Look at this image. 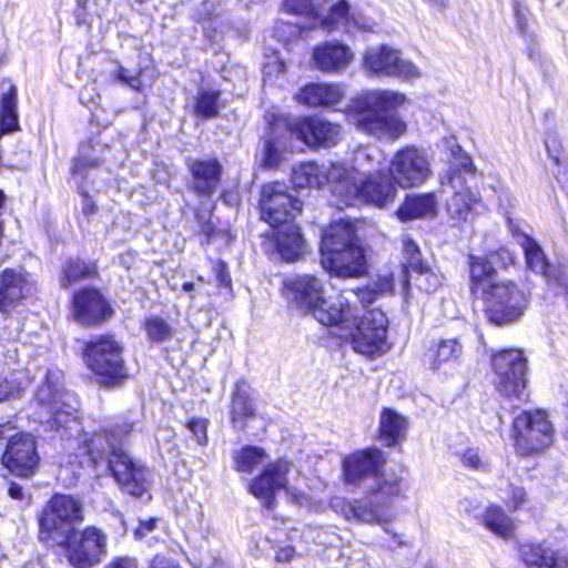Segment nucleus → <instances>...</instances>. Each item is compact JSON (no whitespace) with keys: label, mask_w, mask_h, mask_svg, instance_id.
I'll return each mask as SVG.
<instances>
[{"label":"nucleus","mask_w":568,"mask_h":568,"mask_svg":"<svg viewBox=\"0 0 568 568\" xmlns=\"http://www.w3.org/2000/svg\"><path fill=\"white\" fill-rule=\"evenodd\" d=\"M285 124L290 136H295L310 148H332L342 139L339 124L320 118H300Z\"/></svg>","instance_id":"nucleus-20"},{"label":"nucleus","mask_w":568,"mask_h":568,"mask_svg":"<svg viewBox=\"0 0 568 568\" xmlns=\"http://www.w3.org/2000/svg\"><path fill=\"white\" fill-rule=\"evenodd\" d=\"M375 486L371 487L369 494L381 504L386 503V509L390 505L392 497L398 496L402 491V480L395 476L386 478L381 474L375 477Z\"/></svg>","instance_id":"nucleus-42"},{"label":"nucleus","mask_w":568,"mask_h":568,"mask_svg":"<svg viewBox=\"0 0 568 568\" xmlns=\"http://www.w3.org/2000/svg\"><path fill=\"white\" fill-rule=\"evenodd\" d=\"M230 414L234 428L241 430L245 428L246 420L255 416L250 386L244 381H240L235 385Z\"/></svg>","instance_id":"nucleus-31"},{"label":"nucleus","mask_w":568,"mask_h":568,"mask_svg":"<svg viewBox=\"0 0 568 568\" xmlns=\"http://www.w3.org/2000/svg\"><path fill=\"white\" fill-rule=\"evenodd\" d=\"M262 219L272 226L286 225L302 211V202L287 192L284 183H270L262 187Z\"/></svg>","instance_id":"nucleus-17"},{"label":"nucleus","mask_w":568,"mask_h":568,"mask_svg":"<svg viewBox=\"0 0 568 568\" xmlns=\"http://www.w3.org/2000/svg\"><path fill=\"white\" fill-rule=\"evenodd\" d=\"M295 555V550L291 546H285L276 551V561L288 562Z\"/></svg>","instance_id":"nucleus-57"},{"label":"nucleus","mask_w":568,"mask_h":568,"mask_svg":"<svg viewBox=\"0 0 568 568\" xmlns=\"http://www.w3.org/2000/svg\"><path fill=\"white\" fill-rule=\"evenodd\" d=\"M513 9L516 18L517 29L524 37H530L527 9L518 1H514Z\"/></svg>","instance_id":"nucleus-52"},{"label":"nucleus","mask_w":568,"mask_h":568,"mask_svg":"<svg viewBox=\"0 0 568 568\" xmlns=\"http://www.w3.org/2000/svg\"><path fill=\"white\" fill-rule=\"evenodd\" d=\"M69 562L75 568H92L108 555V536L94 526L63 538Z\"/></svg>","instance_id":"nucleus-16"},{"label":"nucleus","mask_w":568,"mask_h":568,"mask_svg":"<svg viewBox=\"0 0 568 568\" xmlns=\"http://www.w3.org/2000/svg\"><path fill=\"white\" fill-rule=\"evenodd\" d=\"M469 275H470V290L477 295H484L490 285L496 284L493 278L495 275V268L490 261L485 256H468Z\"/></svg>","instance_id":"nucleus-36"},{"label":"nucleus","mask_w":568,"mask_h":568,"mask_svg":"<svg viewBox=\"0 0 568 568\" xmlns=\"http://www.w3.org/2000/svg\"><path fill=\"white\" fill-rule=\"evenodd\" d=\"M182 290L186 293H190L194 290V284L192 282H185L182 286Z\"/></svg>","instance_id":"nucleus-63"},{"label":"nucleus","mask_w":568,"mask_h":568,"mask_svg":"<svg viewBox=\"0 0 568 568\" xmlns=\"http://www.w3.org/2000/svg\"><path fill=\"white\" fill-rule=\"evenodd\" d=\"M349 6L345 0H339L335 3L329 11V14L322 21L323 28L327 31L337 29L338 26L353 24L362 31H373L374 22L363 17L362 14L353 13L349 16Z\"/></svg>","instance_id":"nucleus-32"},{"label":"nucleus","mask_w":568,"mask_h":568,"mask_svg":"<svg viewBox=\"0 0 568 568\" xmlns=\"http://www.w3.org/2000/svg\"><path fill=\"white\" fill-rule=\"evenodd\" d=\"M187 168L192 175V190L202 196H211L219 187L222 166L215 159L189 160Z\"/></svg>","instance_id":"nucleus-25"},{"label":"nucleus","mask_w":568,"mask_h":568,"mask_svg":"<svg viewBox=\"0 0 568 568\" xmlns=\"http://www.w3.org/2000/svg\"><path fill=\"white\" fill-rule=\"evenodd\" d=\"M233 468L239 473L252 474L266 459V453L257 446H244L232 455Z\"/></svg>","instance_id":"nucleus-39"},{"label":"nucleus","mask_w":568,"mask_h":568,"mask_svg":"<svg viewBox=\"0 0 568 568\" xmlns=\"http://www.w3.org/2000/svg\"><path fill=\"white\" fill-rule=\"evenodd\" d=\"M437 199L434 193L408 195L398 207L397 215L400 221H410L434 215L436 212Z\"/></svg>","instance_id":"nucleus-35"},{"label":"nucleus","mask_w":568,"mask_h":568,"mask_svg":"<svg viewBox=\"0 0 568 568\" xmlns=\"http://www.w3.org/2000/svg\"><path fill=\"white\" fill-rule=\"evenodd\" d=\"M321 264L337 277H358L366 272L364 251L358 244L353 223L341 220L323 232Z\"/></svg>","instance_id":"nucleus-5"},{"label":"nucleus","mask_w":568,"mask_h":568,"mask_svg":"<svg viewBox=\"0 0 568 568\" xmlns=\"http://www.w3.org/2000/svg\"><path fill=\"white\" fill-rule=\"evenodd\" d=\"M481 296L486 302V314L489 322L498 326L518 321L528 305L525 292L510 281L490 285V288Z\"/></svg>","instance_id":"nucleus-14"},{"label":"nucleus","mask_w":568,"mask_h":568,"mask_svg":"<svg viewBox=\"0 0 568 568\" xmlns=\"http://www.w3.org/2000/svg\"><path fill=\"white\" fill-rule=\"evenodd\" d=\"M519 243L525 253L527 266L541 275L548 284H560L559 271L547 260L538 243L526 234H520Z\"/></svg>","instance_id":"nucleus-27"},{"label":"nucleus","mask_w":568,"mask_h":568,"mask_svg":"<svg viewBox=\"0 0 568 568\" xmlns=\"http://www.w3.org/2000/svg\"><path fill=\"white\" fill-rule=\"evenodd\" d=\"M213 270L219 285L230 288L232 285V280L226 263L219 260L214 263Z\"/></svg>","instance_id":"nucleus-53"},{"label":"nucleus","mask_w":568,"mask_h":568,"mask_svg":"<svg viewBox=\"0 0 568 568\" xmlns=\"http://www.w3.org/2000/svg\"><path fill=\"white\" fill-rule=\"evenodd\" d=\"M83 519V504L80 499L57 494L48 501L39 519V539L48 541L54 536L65 538L73 532V526Z\"/></svg>","instance_id":"nucleus-11"},{"label":"nucleus","mask_w":568,"mask_h":568,"mask_svg":"<svg viewBox=\"0 0 568 568\" xmlns=\"http://www.w3.org/2000/svg\"><path fill=\"white\" fill-rule=\"evenodd\" d=\"M73 313L82 325H95L112 315V310L102 294L94 288H84L73 296Z\"/></svg>","instance_id":"nucleus-23"},{"label":"nucleus","mask_w":568,"mask_h":568,"mask_svg":"<svg viewBox=\"0 0 568 568\" xmlns=\"http://www.w3.org/2000/svg\"><path fill=\"white\" fill-rule=\"evenodd\" d=\"M62 372L58 368L47 371L44 383L36 393V400L43 412L39 413L51 427L72 429L79 426L74 396L63 389Z\"/></svg>","instance_id":"nucleus-7"},{"label":"nucleus","mask_w":568,"mask_h":568,"mask_svg":"<svg viewBox=\"0 0 568 568\" xmlns=\"http://www.w3.org/2000/svg\"><path fill=\"white\" fill-rule=\"evenodd\" d=\"M463 354V345L457 338L440 339L438 344L430 348L427 358L433 368H438L442 364L457 361Z\"/></svg>","instance_id":"nucleus-40"},{"label":"nucleus","mask_w":568,"mask_h":568,"mask_svg":"<svg viewBox=\"0 0 568 568\" xmlns=\"http://www.w3.org/2000/svg\"><path fill=\"white\" fill-rule=\"evenodd\" d=\"M460 460L467 468L477 471H485L488 469V463L485 460L476 448H467L462 455Z\"/></svg>","instance_id":"nucleus-49"},{"label":"nucleus","mask_w":568,"mask_h":568,"mask_svg":"<svg viewBox=\"0 0 568 568\" xmlns=\"http://www.w3.org/2000/svg\"><path fill=\"white\" fill-rule=\"evenodd\" d=\"M481 524L496 536L507 539L515 534L514 520L499 506H488L481 515Z\"/></svg>","instance_id":"nucleus-38"},{"label":"nucleus","mask_w":568,"mask_h":568,"mask_svg":"<svg viewBox=\"0 0 568 568\" xmlns=\"http://www.w3.org/2000/svg\"><path fill=\"white\" fill-rule=\"evenodd\" d=\"M408 419L403 414L384 407L379 414L378 439L388 447L402 443L407 434Z\"/></svg>","instance_id":"nucleus-30"},{"label":"nucleus","mask_w":568,"mask_h":568,"mask_svg":"<svg viewBox=\"0 0 568 568\" xmlns=\"http://www.w3.org/2000/svg\"><path fill=\"white\" fill-rule=\"evenodd\" d=\"M497 390L506 397L526 400L527 359L523 351L508 348L491 355Z\"/></svg>","instance_id":"nucleus-12"},{"label":"nucleus","mask_w":568,"mask_h":568,"mask_svg":"<svg viewBox=\"0 0 568 568\" xmlns=\"http://www.w3.org/2000/svg\"><path fill=\"white\" fill-rule=\"evenodd\" d=\"M389 174L403 189L422 185L432 174L426 152L415 146L397 151L389 163Z\"/></svg>","instance_id":"nucleus-18"},{"label":"nucleus","mask_w":568,"mask_h":568,"mask_svg":"<svg viewBox=\"0 0 568 568\" xmlns=\"http://www.w3.org/2000/svg\"><path fill=\"white\" fill-rule=\"evenodd\" d=\"M201 232L206 235L207 242H211L212 237L215 235V227L211 222H205L201 226Z\"/></svg>","instance_id":"nucleus-61"},{"label":"nucleus","mask_w":568,"mask_h":568,"mask_svg":"<svg viewBox=\"0 0 568 568\" xmlns=\"http://www.w3.org/2000/svg\"><path fill=\"white\" fill-rule=\"evenodd\" d=\"M500 498L510 510H517L526 500V491L523 487L507 484L500 488Z\"/></svg>","instance_id":"nucleus-48"},{"label":"nucleus","mask_w":568,"mask_h":568,"mask_svg":"<svg viewBox=\"0 0 568 568\" xmlns=\"http://www.w3.org/2000/svg\"><path fill=\"white\" fill-rule=\"evenodd\" d=\"M104 568H138V562L131 557H116L106 564Z\"/></svg>","instance_id":"nucleus-54"},{"label":"nucleus","mask_w":568,"mask_h":568,"mask_svg":"<svg viewBox=\"0 0 568 568\" xmlns=\"http://www.w3.org/2000/svg\"><path fill=\"white\" fill-rule=\"evenodd\" d=\"M144 327L149 338L156 343L171 339L174 332L171 325L159 316L149 317Z\"/></svg>","instance_id":"nucleus-44"},{"label":"nucleus","mask_w":568,"mask_h":568,"mask_svg":"<svg viewBox=\"0 0 568 568\" xmlns=\"http://www.w3.org/2000/svg\"><path fill=\"white\" fill-rule=\"evenodd\" d=\"M132 429L133 424L124 423L106 429L103 434L84 433L78 438L79 449L88 455L93 466L106 459L108 468L121 490L133 497H142L151 487L152 471L123 449Z\"/></svg>","instance_id":"nucleus-2"},{"label":"nucleus","mask_w":568,"mask_h":568,"mask_svg":"<svg viewBox=\"0 0 568 568\" xmlns=\"http://www.w3.org/2000/svg\"><path fill=\"white\" fill-rule=\"evenodd\" d=\"M149 568H179L173 562L166 560L164 557L155 556Z\"/></svg>","instance_id":"nucleus-58"},{"label":"nucleus","mask_w":568,"mask_h":568,"mask_svg":"<svg viewBox=\"0 0 568 568\" xmlns=\"http://www.w3.org/2000/svg\"><path fill=\"white\" fill-rule=\"evenodd\" d=\"M156 526V519L149 518L146 520H140L139 527L135 529L134 535L136 538L141 539L145 537L148 534L153 531Z\"/></svg>","instance_id":"nucleus-55"},{"label":"nucleus","mask_w":568,"mask_h":568,"mask_svg":"<svg viewBox=\"0 0 568 568\" xmlns=\"http://www.w3.org/2000/svg\"><path fill=\"white\" fill-rule=\"evenodd\" d=\"M331 507L345 519L363 524H381L386 517V503L381 504L371 494L366 499L354 501L334 497Z\"/></svg>","instance_id":"nucleus-22"},{"label":"nucleus","mask_w":568,"mask_h":568,"mask_svg":"<svg viewBox=\"0 0 568 568\" xmlns=\"http://www.w3.org/2000/svg\"><path fill=\"white\" fill-rule=\"evenodd\" d=\"M293 469V464L284 459L267 464L262 473L250 481V493L261 499L263 506L267 509L274 508L275 494L281 489H285L294 503L303 504L306 496L302 491L287 486L288 475Z\"/></svg>","instance_id":"nucleus-15"},{"label":"nucleus","mask_w":568,"mask_h":568,"mask_svg":"<svg viewBox=\"0 0 568 568\" xmlns=\"http://www.w3.org/2000/svg\"><path fill=\"white\" fill-rule=\"evenodd\" d=\"M220 92L215 90H200L196 97L194 113L202 119H211L219 113Z\"/></svg>","instance_id":"nucleus-43"},{"label":"nucleus","mask_w":568,"mask_h":568,"mask_svg":"<svg viewBox=\"0 0 568 568\" xmlns=\"http://www.w3.org/2000/svg\"><path fill=\"white\" fill-rule=\"evenodd\" d=\"M97 165V160H85L82 155H80L74 160L71 171L73 174H82L87 168H94Z\"/></svg>","instance_id":"nucleus-56"},{"label":"nucleus","mask_w":568,"mask_h":568,"mask_svg":"<svg viewBox=\"0 0 568 568\" xmlns=\"http://www.w3.org/2000/svg\"><path fill=\"white\" fill-rule=\"evenodd\" d=\"M11 423L0 424V447L4 445L1 464L20 477L33 475L38 464L36 440L28 433H16Z\"/></svg>","instance_id":"nucleus-10"},{"label":"nucleus","mask_w":568,"mask_h":568,"mask_svg":"<svg viewBox=\"0 0 568 568\" xmlns=\"http://www.w3.org/2000/svg\"><path fill=\"white\" fill-rule=\"evenodd\" d=\"M352 314L348 325L341 323L334 326L349 331L353 349L366 356H375L385 352L388 328L385 313L381 308H373L359 316L352 306Z\"/></svg>","instance_id":"nucleus-8"},{"label":"nucleus","mask_w":568,"mask_h":568,"mask_svg":"<svg viewBox=\"0 0 568 568\" xmlns=\"http://www.w3.org/2000/svg\"><path fill=\"white\" fill-rule=\"evenodd\" d=\"M442 281L443 277L439 272L426 263L402 276L405 295H408L412 286L426 294L435 293L442 286Z\"/></svg>","instance_id":"nucleus-33"},{"label":"nucleus","mask_w":568,"mask_h":568,"mask_svg":"<svg viewBox=\"0 0 568 568\" xmlns=\"http://www.w3.org/2000/svg\"><path fill=\"white\" fill-rule=\"evenodd\" d=\"M287 121L283 119H277L273 125V133L270 139L265 142L264 145V158H263V166L267 169L277 168L283 159L282 150L286 149V144L281 141L278 136L275 135V130L285 126Z\"/></svg>","instance_id":"nucleus-41"},{"label":"nucleus","mask_w":568,"mask_h":568,"mask_svg":"<svg viewBox=\"0 0 568 568\" xmlns=\"http://www.w3.org/2000/svg\"><path fill=\"white\" fill-rule=\"evenodd\" d=\"M406 101V95L397 91H368L353 101L351 118L357 130L378 140H395L407 129L396 112Z\"/></svg>","instance_id":"nucleus-3"},{"label":"nucleus","mask_w":568,"mask_h":568,"mask_svg":"<svg viewBox=\"0 0 568 568\" xmlns=\"http://www.w3.org/2000/svg\"><path fill=\"white\" fill-rule=\"evenodd\" d=\"M344 91L334 83H311L303 87L297 93V100L308 106H335L344 98Z\"/></svg>","instance_id":"nucleus-29"},{"label":"nucleus","mask_w":568,"mask_h":568,"mask_svg":"<svg viewBox=\"0 0 568 568\" xmlns=\"http://www.w3.org/2000/svg\"><path fill=\"white\" fill-rule=\"evenodd\" d=\"M207 419L200 417L192 418L186 424L189 430L192 433L193 437L201 446L207 445Z\"/></svg>","instance_id":"nucleus-51"},{"label":"nucleus","mask_w":568,"mask_h":568,"mask_svg":"<svg viewBox=\"0 0 568 568\" xmlns=\"http://www.w3.org/2000/svg\"><path fill=\"white\" fill-rule=\"evenodd\" d=\"M546 149L548 152V155L554 160L556 164L560 163V151L554 145L551 146L550 143L546 142Z\"/></svg>","instance_id":"nucleus-62"},{"label":"nucleus","mask_w":568,"mask_h":568,"mask_svg":"<svg viewBox=\"0 0 568 568\" xmlns=\"http://www.w3.org/2000/svg\"><path fill=\"white\" fill-rule=\"evenodd\" d=\"M122 353V345L109 335L98 336L84 347L88 367L109 386L118 385L128 377Z\"/></svg>","instance_id":"nucleus-9"},{"label":"nucleus","mask_w":568,"mask_h":568,"mask_svg":"<svg viewBox=\"0 0 568 568\" xmlns=\"http://www.w3.org/2000/svg\"><path fill=\"white\" fill-rule=\"evenodd\" d=\"M385 464L384 453L378 448L357 450L343 459L345 481L358 485L363 479L377 477Z\"/></svg>","instance_id":"nucleus-21"},{"label":"nucleus","mask_w":568,"mask_h":568,"mask_svg":"<svg viewBox=\"0 0 568 568\" xmlns=\"http://www.w3.org/2000/svg\"><path fill=\"white\" fill-rule=\"evenodd\" d=\"M276 248L281 257L287 262L298 260L305 248V242L295 224H286L276 233Z\"/></svg>","instance_id":"nucleus-34"},{"label":"nucleus","mask_w":568,"mask_h":568,"mask_svg":"<svg viewBox=\"0 0 568 568\" xmlns=\"http://www.w3.org/2000/svg\"><path fill=\"white\" fill-rule=\"evenodd\" d=\"M30 293V284L21 272L6 270L0 275V311L9 313Z\"/></svg>","instance_id":"nucleus-28"},{"label":"nucleus","mask_w":568,"mask_h":568,"mask_svg":"<svg viewBox=\"0 0 568 568\" xmlns=\"http://www.w3.org/2000/svg\"><path fill=\"white\" fill-rule=\"evenodd\" d=\"M95 273V267L92 264H87L80 260H71L64 267L63 286H68L73 282L81 278H87Z\"/></svg>","instance_id":"nucleus-45"},{"label":"nucleus","mask_w":568,"mask_h":568,"mask_svg":"<svg viewBox=\"0 0 568 568\" xmlns=\"http://www.w3.org/2000/svg\"><path fill=\"white\" fill-rule=\"evenodd\" d=\"M476 169L471 158L456 145L452 149V160L447 169L439 173V183L443 189L449 187L454 191L447 201V214L453 225H460L469 220L477 205L480 204V196L471 191L468 185L474 179Z\"/></svg>","instance_id":"nucleus-6"},{"label":"nucleus","mask_w":568,"mask_h":568,"mask_svg":"<svg viewBox=\"0 0 568 568\" xmlns=\"http://www.w3.org/2000/svg\"><path fill=\"white\" fill-rule=\"evenodd\" d=\"M515 446L520 455L528 456L549 447L554 428L544 410H523L513 423Z\"/></svg>","instance_id":"nucleus-13"},{"label":"nucleus","mask_w":568,"mask_h":568,"mask_svg":"<svg viewBox=\"0 0 568 568\" xmlns=\"http://www.w3.org/2000/svg\"><path fill=\"white\" fill-rule=\"evenodd\" d=\"M325 0H284L283 8L286 12L303 16H318Z\"/></svg>","instance_id":"nucleus-46"},{"label":"nucleus","mask_w":568,"mask_h":568,"mask_svg":"<svg viewBox=\"0 0 568 568\" xmlns=\"http://www.w3.org/2000/svg\"><path fill=\"white\" fill-rule=\"evenodd\" d=\"M8 494L12 499L22 500L24 497L23 489L17 483H11L8 489Z\"/></svg>","instance_id":"nucleus-59"},{"label":"nucleus","mask_w":568,"mask_h":568,"mask_svg":"<svg viewBox=\"0 0 568 568\" xmlns=\"http://www.w3.org/2000/svg\"><path fill=\"white\" fill-rule=\"evenodd\" d=\"M394 291V280L392 275H382L378 278L368 284L365 287H361L352 291H343L344 295L348 297L346 294L351 293L355 296L356 301H351V306L356 308L354 305L358 302L363 308L368 307L379 297L385 296L387 294H392ZM357 312V310H355Z\"/></svg>","instance_id":"nucleus-37"},{"label":"nucleus","mask_w":568,"mask_h":568,"mask_svg":"<svg viewBox=\"0 0 568 568\" xmlns=\"http://www.w3.org/2000/svg\"><path fill=\"white\" fill-rule=\"evenodd\" d=\"M283 285L286 298L300 311L312 314L322 325H348L352 321L349 298L341 293L334 300H326L324 283L315 275L290 276Z\"/></svg>","instance_id":"nucleus-4"},{"label":"nucleus","mask_w":568,"mask_h":568,"mask_svg":"<svg viewBox=\"0 0 568 568\" xmlns=\"http://www.w3.org/2000/svg\"><path fill=\"white\" fill-rule=\"evenodd\" d=\"M403 263H402V276L407 274L408 271H413L416 267L419 268L424 264L422 260V253L417 244L409 237L403 240Z\"/></svg>","instance_id":"nucleus-47"},{"label":"nucleus","mask_w":568,"mask_h":568,"mask_svg":"<svg viewBox=\"0 0 568 568\" xmlns=\"http://www.w3.org/2000/svg\"><path fill=\"white\" fill-rule=\"evenodd\" d=\"M377 149H359L352 162L332 163L329 166L314 162L302 163L292 170L295 187H321L329 183L338 204L352 206L361 202L385 206L396 194L389 179L377 171L379 165Z\"/></svg>","instance_id":"nucleus-1"},{"label":"nucleus","mask_w":568,"mask_h":568,"mask_svg":"<svg viewBox=\"0 0 568 568\" xmlns=\"http://www.w3.org/2000/svg\"><path fill=\"white\" fill-rule=\"evenodd\" d=\"M313 62L316 69L326 73H339L352 62V50L341 42H325L313 49Z\"/></svg>","instance_id":"nucleus-24"},{"label":"nucleus","mask_w":568,"mask_h":568,"mask_svg":"<svg viewBox=\"0 0 568 568\" xmlns=\"http://www.w3.org/2000/svg\"><path fill=\"white\" fill-rule=\"evenodd\" d=\"M11 394V386L9 382L0 375V402L4 400Z\"/></svg>","instance_id":"nucleus-60"},{"label":"nucleus","mask_w":568,"mask_h":568,"mask_svg":"<svg viewBox=\"0 0 568 568\" xmlns=\"http://www.w3.org/2000/svg\"><path fill=\"white\" fill-rule=\"evenodd\" d=\"M430 4L437 8H444L445 7V0H427Z\"/></svg>","instance_id":"nucleus-64"},{"label":"nucleus","mask_w":568,"mask_h":568,"mask_svg":"<svg viewBox=\"0 0 568 568\" xmlns=\"http://www.w3.org/2000/svg\"><path fill=\"white\" fill-rule=\"evenodd\" d=\"M116 79L128 84L130 88L134 90H140L142 87V82L140 79L141 69H129L122 65H119L116 71L114 72Z\"/></svg>","instance_id":"nucleus-50"},{"label":"nucleus","mask_w":568,"mask_h":568,"mask_svg":"<svg viewBox=\"0 0 568 568\" xmlns=\"http://www.w3.org/2000/svg\"><path fill=\"white\" fill-rule=\"evenodd\" d=\"M363 67L377 77H396L404 80L420 77L419 69L413 62L402 59L397 50L387 45L367 49Z\"/></svg>","instance_id":"nucleus-19"},{"label":"nucleus","mask_w":568,"mask_h":568,"mask_svg":"<svg viewBox=\"0 0 568 568\" xmlns=\"http://www.w3.org/2000/svg\"><path fill=\"white\" fill-rule=\"evenodd\" d=\"M518 550L523 561L531 568H568L566 556L544 542H521Z\"/></svg>","instance_id":"nucleus-26"}]
</instances>
